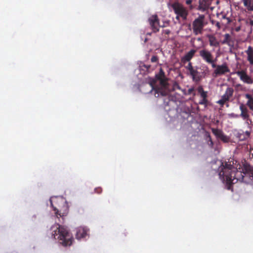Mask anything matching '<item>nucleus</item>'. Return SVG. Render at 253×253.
<instances>
[{
    "mask_svg": "<svg viewBox=\"0 0 253 253\" xmlns=\"http://www.w3.org/2000/svg\"><path fill=\"white\" fill-rule=\"evenodd\" d=\"M52 237L57 240L63 246H71L73 242V237L67 227L55 224L50 228Z\"/></svg>",
    "mask_w": 253,
    "mask_h": 253,
    "instance_id": "f257e3e1",
    "label": "nucleus"
},
{
    "mask_svg": "<svg viewBox=\"0 0 253 253\" xmlns=\"http://www.w3.org/2000/svg\"><path fill=\"white\" fill-rule=\"evenodd\" d=\"M50 202L57 217H62L67 214L68 206L66 199L63 197H54L50 199Z\"/></svg>",
    "mask_w": 253,
    "mask_h": 253,
    "instance_id": "f03ea898",
    "label": "nucleus"
},
{
    "mask_svg": "<svg viewBox=\"0 0 253 253\" xmlns=\"http://www.w3.org/2000/svg\"><path fill=\"white\" fill-rule=\"evenodd\" d=\"M171 7L174 13L176 15L175 17L176 20H179L180 18L184 20L187 19L188 11L182 4L178 2H175L171 4Z\"/></svg>",
    "mask_w": 253,
    "mask_h": 253,
    "instance_id": "7ed1b4c3",
    "label": "nucleus"
},
{
    "mask_svg": "<svg viewBox=\"0 0 253 253\" xmlns=\"http://www.w3.org/2000/svg\"><path fill=\"white\" fill-rule=\"evenodd\" d=\"M205 18L204 15H200L193 22V30L195 35H197L202 33L205 26L204 23Z\"/></svg>",
    "mask_w": 253,
    "mask_h": 253,
    "instance_id": "20e7f679",
    "label": "nucleus"
},
{
    "mask_svg": "<svg viewBox=\"0 0 253 253\" xmlns=\"http://www.w3.org/2000/svg\"><path fill=\"white\" fill-rule=\"evenodd\" d=\"M148 22L153 32L157 33L159 31L160 20L157 14L151 16L148 18Z\"/></svg>",
    "mask_w": 253,
    "mask_h": 253,
    "instance_id": "39448f33",
    "label": "nucleus"
},
{
    "mask_svg": "<svg viewBox=\"0 0 253 253\" xmlns=\"http://www.w3.org/2000/svg\"><path fill=\"white\" fill-rule=\"evenodd\" d=\"M235 74L237 75L240 80L243 83L249 84H253V78L248 75L246 70L237 71L235 72Z\"/></svg>",
    "mask_w": 253,
    "mask_h": 253,
    "instance_id": "423d86ee",
    "label": "nucleus"
},
{
    "mask_svg": "<svg viewBox=\"0 0 253 253\" xmlns=\"http://www.w3.org/2000/svg\"><path fill=\"white\" fill-rule=\"evenodd\" d=\"M199 55L207 63H211L214 59L211 52L207 49H203L199 51Z\"/></svg>",
    "mask_w": 253,
    "mask_h": 253,
    "instance_id": "0eeeda50",
    "label": "nucleus"
},
{
    "mask_svg": "<svg viewBox=\"0 0 253 253\" xmlns=\"http://www.w3.org/2000/svg\"><path fill=\"white\" fill-rule=\"evenodd\" d=\"M197 90L198 93L200 94V96L202 98V100L199 101V104L207 106L208 104V100L207 99L208 92L204 90L202 85L199 86L197 88Z\"/></svg>",
    "mask_w": 253,
    "mask_h": 253,
    "instance_id": "6e6552de",
    "label": "nucleus"
},
{
    "mask_svg": "<svg viewBox=\"0 0 253 253\" xmlns=\"http://www.w3.org/2000/svg\"><path fill=\"white\" fill-rule=\"evenodd\" d=\"M230 72V69L226 63L222 64L221 65H217L216 68L214 70L213 74L215 76L224 75L226 73Z\"/></svg>",
    "mask_w": 253,
    "mask_h": 253,
    "instance_id": "1a4fd4ad",
    "label": "nucleus"
},
{
    "mask_svg": "<svg viewBox=\"0 0 253 253\" xmlns=\"http://www.w3.org/2000/svg\"><path fill=\"white\" fill-rule=\"evenodd\" d=\"M211 131L217 138L220 139L224 142L228 141V137L223 133L221 130L217 128H212Z\"/></svg>",
    "mask_w": 253,
    "mask_h": 253,
    "instance_id": "9d476101",
    "label": "nucleus"
},
{
    "mask_svg": "<svg viewBox=\"0 0 253 253\" xmlns=\"http://www.w3.org/2000/svg\"><path fill=\"white\" fill-rule=\"evenodd\" d=\"M88 229L84 227H80L77 229L76 237L78 240L85 238L88 234Z\"/></svg>",
    "mask_w": 253,
    "mask_h": 253,
    "instance_id": "9b49d317",
    "label": "nucleus"
},
{
    "mask_svg": "<svg viewBox=\"0 0 253 253\" xmlns=\"http://www.w3.org/2000/svg\"><path fill=\"white\" fill-rule=\"evenodd\" d=\"M240 110L241 111L240 116L244 119L246 120L247 121L251 120L249 118V110L247 107V106L243 103H241L239 107Z\"/></svg>",
    "mask_w": 253,
    "mask_h": 253,
    "instance_id": "f8f14e48",
    "label": "nucleus"
},
{
    "mask_svg": "<svg viewBox=\"0 0 253 253\" xmlns=\"http://www.w3.org/2000/svg\"><path fill=\"white\" fill-rule=\"evenodd\" d=\"M189 74L192 76L193 81L195 82H199L202 79V76L200 72L198 71L197 67L191 71Z\"/></svg>",
    "mask_w": 253,
    "mask_h": 253,
    "instance_id": "ddd939ff",
    "label": "nucleus"
},
{
    "mask_svg": "<svg viewBox=\"0 0 253 253\" xmlns=\"http://www.w3.org/2000/svg\"><path fill=\"white\" fill-rule=\"evenodd\" d=\"M250 132L248 131H244L240 130L237 132L236 136L240 141H244L250 137Z\"/></svg>",
    "mask_w": 253,
    "mask_h": 253,
    "instance_id": "4468645a",
    "label": "nucleus"
},
{
    "mask_svg": "<svg viewBox=\"0 0 253 253\" xmlns=\"http://www.w3.org/2000/svg\"><path fill=\"white\" fill-rule=\"evenodd\" d=\"M150 85L152 87V90L154 89L155 90V96L156 97H159L160 95L162 96H166L167 95V91L165 90L163 88H155L154 86L152 84H150Z\"/></svg>",
    "mask_w": 253,
    "mask_h": 253,
    "instance_id": "2eb2a0df",
    "label": "nucleus"
},
{
    "mask_svg": "<svg viewBox=\"0 0 253 253\" xmlns=\"http://www.w3.org/2000/svg\"><path fill=\"white\" fill-rule=\"evenodd\" d=\"M207 37L209 40V44L211 46H219V42L217 40L216 37L212 35H208Z\"/></svg>",
    "mask_w": 253,
    "mask_h": 253,
    "instance_id": "dca6fc26",
    "label": "nucleus"
},
{
    "mask_svg": "<svg viewBox=\"0 0 253 253\" xmlns=\"http://www.w3.org/2000/svg\"><path fill=\"white\" fill-rule=\"evenodd\" d=\"M245 52L247 55L248 61L250 65H253V48L251 46H249Z\"/></svg>",
    "mask_w": 253,
    "mask_h": 253,
    "instance_id": "f3484780",
    "label": "nucleus"
},
{
    "mask_svg": "<svg viewBox=\"0 0 253 253\" xmlns=\"http://www.w3.org/2000/svg\"><path fill=\"white\" fill-rule=\"evenodd\" d=\"M245 97L248 99L246 105L250 109L253 111V97L252 95L247 93L245 95Z\"/></svg>",
    "mask_w": 253,
    "mask_h": 253,
    "instance_id": "a211bd4d",
    "label": "nucleus"
},
{
    "mask_svg": "<svg viewBox=\"0 0 253 253\" xmlns=\"http://www.w3.org/2000/svg\"><path fill=\"white\" fill-rule=\"evenodd\" d=\"M196 52V50L195 49H191L189 52H188L182 58L183 61H190V60L193 58L194 56L195 52Z\"/></svg>",
    "mask_w": 253,
    "mask_h": 253,
    "instance_id": "6ab92c4d",
    "label": "nucleus"
},
{
    "mask_svg": "<svg viewBox=\"0 0 253 253\" xmlns=\"http://www.w3.org/2000/svg\"><path fill=\"white\" fill-rule=\"evenodd\" d=\"M205 138L207 142L208 145L211 148H213V142L211 139V134L209 132L206 131L205 134Z\"/></svg>",
    "mask_w": 253,
    "mask_h": 253,
    "instance_id": "aec40b11",
    "label": "nucleus"
},
{
    "mask_svg": "<svg viewBox=\"0 0 253 253\" xmlns=\"http://www.w3.org/2000/svg\"><path fill=\"white\" fill-rule=\"evenodd\" d=\"M234 93V89L231 87H228L224 94H223L229 100L230 98L232 97Z\"/></svg>",
    "mask_w": 253,
    "mask_h": 253,
    "instance_id": "412c9836",
    "label": "nucleus"
},
{
    "mask_svg": "<svg viewBox=\"0 0 253 253\" xmlns=\"http://www.w3.org/2000/svg\"><path fill=\"white\" fill-rule=\"evenodd\" d=\"M243 3L249 10H253V0H243Z\"/></svg>",
    "mask_w": 253,
    "mask_h": 253,
    "instance_id": "4be33fe9",
    "label": "nucleus"
},
{
    "mask_svg": "<svg viewBox=\"0 0 253 253\" xmlns=\"http://www.w3.org/2000/svg\"><path fill=\"white\" fill-rule=\"evenodd\" d=\"M229 100L223 95L221 96L220 99H219L217 103L219 104L221 106H223L226 102Z\"/></svg>",
    "mask_w": 253,
    "mask_h": 253,
    "instance_id": "5701e85b",
    "label": "nucleus"
},
{
    "mask_svg": "<svg viewBox=\"0 0 253 253\" xmlns=\"http://www.w3.org/2000/svg\"><path fill=\"white\" fill-rule=\"evenodd\" d=\"M199 6L200 8L205 9L208 7L209 4L206 3L205 0H200L199 1Z\"/></svg>",
    "mask_w": 253,
    "mask_h": 253,
    "instance_id": "b1692460",
    "label": "nucleus"
},
{
    "mask_svg": "<svg viewBox=\"0 0 253 253\" xmlns=\"http://www.w3.org/2000/svg\"><path fill=\"white\" fill-rule=\"evenodd\" d=\"M156 78L158 80L166 78L165 72L162 68L160 69L159 73L156 75Z\"/></svg>",
    "mask_w": 253,
    "mask_h": 253,
    "instance_id": "393cba45",
    "label": "nucleus"
},
{
    "mask_svg": "<svg viewBox=\"0 0 253 253\" xmlns=\"http://www.w3.org/2000/svg\"><path fill=\"white\" fill-rule=\"evenodd\" d=\"M230 36L229 34H226L224 35V39L222 41V44H228L230 42Z\"/></svg>",
    "mask_w": 253,
    "mask_h": 253,
    "instance_id": "a878e982",
    "label": "nucleus"
},
{
    "mask_svg": "<svg viewBox=\"0 0 253 253\" xmlns=\"http://www.w3.org/2000/svg\"><path fill=\"white\" fill-rule=\"evenodd\" d=\"M160 82V84L163 87H166L167 85V79L166 78L159 79Z\"/></svg>",
    "mask_w": 253,
    "mask_h": 253,
    "instance_id": "bb28decb",
    "label": "nucleus"
},
{
    "mask_svg": "<svg viewBox=\"0 0 253 253\" xmlns=\"http://www.w3.org/2000/svg\"><path fill=\"white\" fill-rule=\"evenodd\" d=\"M185 68L189 72L195 68L193 67L192 63L190 62H189L188 64L185 67Z\"/></svg>",
    "mask_w": 253,
    "mask_h": 253,
    "instance_id": "cd10ccee",
    "label": "nucleus"
},
{
    "mask_svg": "<svg viewBox=\"0 0 253 253\" xmlns=\"http://www.w3.org/2000/svg\"><path fill=\"white\" fill-rule=\"evenodd\" d=\"M216 58H215V59H212V62L211 63H209L210 64H211V66L212 68H216V67L217 65H216L215 64V62L216 61Z\"/></svg>",
    "mask_w": 253,
    "mask_h": 253,
    "instance_id": "c85d7f7f",
    "label": "nucleus"
},
{
    "mask_svg": "<svg viewBox=\"0 0 253 253\" xmlns=\"http://www.w3.org/2000/svg\"><path fill=\"white\" fill-rule=\"evenodd\" d=\"M158 60V58L157 56H153L151 59L152 62H156Z\"/></svg>",
    "mask_w": 253,
    "mask_h": 253,
    "instance_id": "c756f323",
    "label": "nucleus"
},
{
    "mask_svg": "<svg viewBox=\"0 0 253 253\" xmlns=\"http://www.w3.org/2000/svg\"><path fill=\"white\" fill-rule=\"evenodd\" d=\"M94 191H95V193H96L97 194H100V193H101L102 192V190L101 188L97 187V188H96L94 189Z\"/></svg>",
    "mask_w": 253,
    "mask_h": 253,
    "instance_id": "7c9ffc66",
    "label": "nucleus"
},
{
    "mask_svg": "<svg viewBox=\"0 0 253 253\" xmlns=\"http://www.w3.org/2000/svg\"><path fill=\"white\" fill-rule=\"evenodd\" d=\"M170 33V31L169 29H166L163 31V33L169 35Z\"/></svg>",
    "mask_w": 253,
    "mask_h": 253,
    "instance_id": "2f4dec72",
    "label": "nucleus"
},
{
    "mask_svg": "<svg viewBox=\"0 0 253 253\" xmlns=\"http://www.w3.org/2000/svg\"><path fill=\"white\" fill-rule=\"evenodd\" d=\"M194 91V88L193 87H191V88H189L188 90V94H191Z\"/></svg>",
    "mask_w": 253,
    "mask_h": 253,
    "instance_id": "473e14b6",
    "label": "nucleus"
},
{
    "mask_svg": "<svg viewBox=\"0 0 253 253\" xmlns=\"http://www.w3.org/2000/svg\"><path fill=\"white\" fill-rule=\"evenodd\" d=\"M215 26L217 27L218 29L219 30L221 28L220 24L219 22H217L215 24Z\"/></svg>",
    "mask_w": 253,
    "mask_h": 253,
    "instance_id": "72a5a7b5",
    "label": "nucleus"
},
{
    "mask_svg": "<svg viewBox=\"0 0 253 253\" xmlns=\"http://www.w3.org/2000/svg\"><path fill=\"white\" fill-rule=\"evenodd\" d=\"M192 2V0H187L186 1V4L187 5H190L191 4V3Z\"/></svg>",
    "mask_w": 253,
    "mask_h": 253,
    "instance_id": "f704fd0d",
    "label": "nucleus"
},
{
    "mask_svg": "<svg viewBox=\"0 0 253 253\" xmlns=\"http://www.w3.org/2000/svg\"><path fill=\"white\" fill-rule=\"evenodd\" d=\"M222 18L223 19H226L227 20H228V22H230V19L229 18H227L226 17V16L224 15H223L222 16Z\"/></svg>",
    "mask_w": 253,
    "mask_h": 253,
    "instance_id": "c9c22d12",
    "label": "nucleus"
},
{
    "mask_svg": "<svg viewBox=\"0 0 253 253\" xmlns=\"http://www.w3.org/2000/svg\"><path fill=\"white\" fill-rule=\"evenodd\" d=\"M249 23L251 26H253V20H250Z\"/></svg>",
    "mask_w": 253,
    "mask_h": 253,
    "instance_id": "e433bc0d",
    "label": "nucleus"
},
{
    "mask_svg": "<svg viewBox=\"0 0 253 253\" xmlns=\"http://www.w3.org/2000/svg\"><path fill=\"white\" fill-rule=\"evenodd\" d=\"M230 116H231L232 117H238V115H235L234 113L231 114Z\"/></svg>",
    "mask_w": 253,
    "mask_h": 253,
    "instance_id": "4c0bfd02",
    "label": "nucleus"
},
{
    "mask_svg": "<svg viewBox=\"0 0 253 253\" xmlns=\"http://www.w3.org/2000/svg\"><path fill=\"white\" fill-rule=\"evenodd\" d=\"M250 124L252 126H253V121L250 120Z\"/></svg>",
    "mask_w": 253,
    "mask_h": 253,
    "instance_id": "58836bf2",
    "label": "nucleus"
},
{
    "mask_svg": "<svg viewBox=\"0 0 253 253\" xmlns=\"http://www.w3.org/2000/svg\"><path fill=\"white\" fill-rule=\"evenodd\" d=\"M241 86V84H238L237 85V86Z\"/></svg>",
    "mask_w": 253,
    "mask_h": 253,
    "instance_id": "ea45409f",
    "label": "nucleus"
},
{
    "mask_svg": "<svg viewBox=\"0 0 253 253\" xmlns=\"http://www.w3.org/2000/svg\"><path fill=\"white\" fill-rule=\"evenodd\" d=\"M239 29H240V28H237V29H236V31H238L239 30Z\"/></svg>",
    "mask_w": 253,
    "mask_h": 253,
    "instance_id": "a19ab883",
    "label": "nucleus"
},
{
    "mask_svg": "<svg viewBox=\"0 0 253 253\" xmlns=\"http://www.w3.org/2000/svg\"><path fill=\"white\" fill-rule=\"evenodd\" d=\"M252 156H253V153L252 154Z\"/></svg>",
    "mask_w": 253,
    "mask_h": 253,
    "instance_id": "79ce46f5",
    "label": "nucleus"
}]
</instances>
